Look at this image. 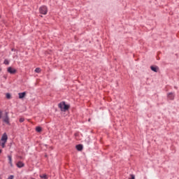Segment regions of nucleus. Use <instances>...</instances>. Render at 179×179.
Here are the masks:
<instances>
[{"mask_svg": "<svg viewBox=\"0 0 179 179\" xmlns=\"http://www.w3.org/2000/svg\"><path fill=\"white\" fill-rule=\"evenodd\" d=\"M58 107H59V109H61V111H63V112L65 113V111H68V110H69L70 106L69 105H66L65 101H62V102H60L58 104Z\"/></svg>", "mask_w": 179, "mask_h": 179, "instance_id": "nucleus-1", "label": "nucleus"}, {"mask_svg": "<svg viewBox=\"0 0 179 179\" xmlns=\"http://www.w3.org/2000/svg\"><path fill=\"white\" fill-rule=\"evenodd\" d=\"M6 142H8V134H6V133H4L0 140V146H1V148H5Z\"/></svg>", "mask_w": 179, "mask_h": 179, "instance_id": "nucleus-2", "label": "nucleus"}, {"mask_svg": "<svg viewBox=\"0 0 179 179\" xmlns=\"http://www.w3.org/2000/svg\"><path fill=\"white\" fill-rule=\"evenodd\" d=\"M39 12L41 15H45L48 12V8L45 6L39 8Z\"/></svg>", "mask_w": 179, "mask_h": 179, "instance_id": "nucleus-3", "label": "nucleus"}, {"mask_svg": "<svg viewBox=\"0 0 179 179\" xmlns=\"http://www.w3.org/2000/svg\"><path fill=\"white\" fill-rule=\"evenodd\" d=\"M3 121L7 124V125H9L10 122H9V115H8V112L5 113L4 116L2 117Z\"/></svg>", "mask_w": 179, "mask_h": 179, "instance_id": "nucleus-4", "label": "nucleus"}, {"mask_svg": "<svg viewBox=\"0 0 179 179\" xmlns=\"http://www.w3.org/2000/svg\"><path fill=\"white\" fill-rule=\"evenodd\" d=\"M7 72H8V73H11V75H13V74L16 73V69H15L12 67H8L7 69Z\"/></svg>", "mask_w": 179, "mask_h": 179, "instance_id": "nucleus-5", "label": "nucleus"}, {"mask_svg": "<svg viewBox=\"0 0 179 179\" xmlns=\"http://www.w3.org/2000/svg\"><path fill=\"white\" fill-rule=\"evenodd\" d=\"M76 148L77 149V150H78L79 152L83 150V145L81 144L77 145L76 146Z\"/></svg>", "mask_w": 179, "mask_h": 179, "instance_id": "nucleus-6", "label": "nucleus"}, {"mask_svg": "<svg viewBox=\"0 0 179 179\" xmlns=\"http://www.w3.org/2000/svg\"><path fill=\"white\" fill-rule=\"evenodd\" d=\"M150 69L151 71H153V72H158L159 71V67L158 66H150Z\"/></svg>", "mask_w": 179, "mask_h": 179, "instance_id": "nucleus-7", "label": "nucleus"}, {"mask_svg": "<svg viewBox=\"0 0 179 179\" xmlns=\"http://www.w3.org/2000/svg\"><path fill=\"white\" fill-rule=\"evenodd\" d=\"M18 96H19V99H24L26 96V92H20L18 94Z\"/></svg>", "mask_w": 179, "mask_h": 179, "instance_id": "nucleus-8", "label": "nucleus"}, {"mask_svg": "<svg viewBox=\"0 0 179 179\" xmlns=\"http://www.w3.org/2000/svg\"><path fill=\"white\" fill-rule=\"evenodd\" d=\"M168 99H169V100H174V94L172 92L169 93Z\"/></svg>", "mask_w": 179, "mask_h": 179, "instance_id": "nucleus-9", "label": "nucleus"}, {"mask_svg": "<svg viewBox=\"0 0 179 179\" xmlns=\"http://www.w3.org/2000/svg\"><path fill=\"white\" fill-rule=\"evenodd\" d=\"M17 167H18L19 169H22V167H24V164L22 162H18L17 163Z\"/></svg>", "mask_w": 179, "mask_h": 179, "instance_id": "nucleus-10", "label": "nucleus"}, {"mask_svg": "<svg viewBox=\"0 0 179 179\" xmlns=\"http://www.w3.org/2000/svg\"><path fill=\"white\" fill-rule=\"evenodd\" d=\"M8 159L9 162V164L11 167H13V164L12 163V155H8Z\"/></svg>", "mask_w": 179, "mask_h": 179, "instance_id": "nucleus-11", "label": "nucleus"}, {"mask_svg": "<svg viewBox=\"0 0 179 179\" xmlns=\"http://www.w3.org/2000/svg\"><path fill=\"white\" fill-rule=\"evenodd\" d=\"M6 99H8V100H10V99H12V96L9 94V93H7L6 94Z\"/></svg>", "mask_w": 179, "mask_h": 179, "instance_id": "nucleus-12", "label": "nucleus"}, {"mask_svg": "<svg viewBox=\"0 0 179 179\" xmlns=\"http://www.w3.org/2000/svg\"><path fill=\"white\" fill-rule=\"evenodd\" d=\"M40 177L41 178L48 179V177L45 174L41 175Z\"/></svg>", "mask_w": 179, "mask_h": 179, "instance_id": "nucleus-13", "label": "nucleus"}, {"mask_svg": "<svg viewBox=\"0 0 179 179\" xmlns=\"http://www.w3.org/2000/svg\"><path fill=\"white\" fill-rule=\"evenodd\" d=\"M35 72H36V73H40V72H41V69H40V68H36V69H35Z\"/></svg>", "mask_w": 179, "mask_h": 179, "instance_id": "nucleus-14", "label": "nucleus"}, {"mask_svg": "<svg viewBox=\"0 0 179 179\" xmlns=\"http://www.w3.org/2000/svg\"><path fill=\"white\" fill-rule=\"evenodd\" d=\"M36 132H41V127H37L36 128Z\"/></svg>", "mask_w": 179, "mask_h": 179, "instance_id": "nucleus-15", "label": "nucleus"}, {"mask_svg": "<svg viewBox=\"0 0 179 179\" xmlns=\"http://www.w3.org/2000/svg\"><path fill=\"white\" fill-rule=\"evenodd\" d=\"M4 64H5L6 65H9V61H8V59H5V60H4Z\"/></svg>", "mask_w": 179, "mask_h": 179, "instance_id": "nucleus-16", "label": "nucleus"}, {"mask_svg": "<svg viewBox=\"0 0 179 179\" xmlns=\"http://www.w3.org/2000/svg\"><path fill=\"white\" fill-rule=\"evenodd\" d=\"M24 122V118L21 117L20 118V122Z\"/></svg>", "mask_w": 179, "mask_h": 179, "instance_id": "nucleus-17", "label": "nucleus"}, {"mask_svg": "<svg viewBox=\"0 0 179 179\" xmlns=\"http://www.w3.org/2000/svg\"><path fill=\"white\" fill-rule=\"evenodd\" d=\"M129 179H135V176L131 175V178H129Z\"/></svg>", "mask_w": 179, "mask_h": 179, "instance_id": "nucleus-18", "label": "nucleus"}, {"mask_svg": "<svg viewBox=\"0 0 179 179\" xmlns=\"http://www.w3.org/2000/svg\"><path fill=\"white\" fill-rule=\"evenodd\" d=\"M13 178H14L13 175H11V176H10L8 177V179H13Z\"/></svg>", "mask_w": 179, "mask_h": 179, "instance_id": "nucleus-19", "label": "nucleus"}, {"mask_svg": "<svg viewBox=\"0 0 179 179\" xmlns=\"http://www.w3.org/2000/svg\"><path fill=\"white\" fill-rule=\"evenodd\" d=\"M2 118V110H0V120Z\"/></svg>", "mask_w": 179, "mask_h": 179, "instance_id": "nucleus-20", "label": "nucleus"}, {"mask_svg": "<svg viewBox=\"0 0 179 179\" xmlns=\"http://www.w3.org/2000/svg\"><path fill=\"white\" fill-rule=\"evenodd\" d=\"M0 153H2V150L0 149Z\"/></svg>", "mask_w": 179, "mask_h": 179, "instance_id": "nucleus-21", "label": "nucleus"}, {"mask_svg": "<svg viewBox=\"0 0 179 179\" xmlns=\"http://www.w3.org/2000/svg\"><path fill=\"white\" fill-rule=\"evenodd\" d=\"M15 50V49H12V51H14Z\"/></svg>", "mask_w": 179, "mask_h": 179, "instance_id": "nucleus-22", "label": "nucleus"}, {"mask_svg": "<svg viewBox=\"0 0 179 179\" xmlns=\"http://www.w3.org/2000/svg\"><path fill=\"white\" fill-rule=\"evenodd\" d=\"M88 121L90 122V119H89Z\"/></svg>", "mask_w": 179, "mask_h": 179, "instance_id": "nucleus-23", "label": "nucleus"}, {"mask_svg": "<svg viewBox=\"0 0 179 179\" xmlns=\"http://www.w3.org/2000/svg\"><path fill=\"white\" fill-rule=\"evenodd\" d=\"M0 71H1V69H0Z\"/></svg>", "mask_w": 179, "mask_h": 179, "instance_id": "nucleus-24", "label": "nucleus"}]
</instances>
